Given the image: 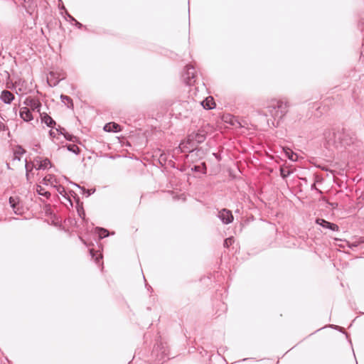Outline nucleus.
I'll use <instances>...</instances> for the list:
<instances>
[{
  "label": "nucleus",
  "instance_id": "nucleus-1",
  "mask_svg": "<svg viewBox=\"0 0 364 364\" xmlns=\"http://www.w3.org/2000/svg\"><path fill=\"white\" fill-rule=\"evenodd\" d=\"M267 113L277 121V126L289 111V104L280 100L272 99L266 106Z\"/></svg>",
  "mask_w": 364,
  "mask_h": 364
},
{
  "label": "nucleus",
  "instance_id": "nucleus-2",
  "mask_svg": "<svg viewBox=\"0 0 364 364\" xmlns=\"http://www.w3.org/2000/svg\"><path fill=\"white\" fill-rule=\"evenodd\" d=\"M206 139V132L199 129L197 132L188 134L186 143H181L179 148L182 152H193L196 149V146L203 143Z\"/></svg>",
  "mask_w": 364,
  "mask_h": 364
},
{
  "label": "nucleus",
  "instance_id": "nucleus-3",
  "mask_svg": "<svg viewBox=\"0 0 364 364\" xmlns=\"http://www.w3.org/2000/svg\"><path fill=\"white\" fill-rule=\"evenodd\" d=\"M185 83L188 86L193 85L196 82V73L195 68L191 65H187L183 74Z\"/></svg>",
  "mask_w": 364,
  "mask_h": 364
},
{
  "label": "nucleus",
  "instance_id": "nucleus-4",
  "mask_svg": "<svg viewBox=\"0 0 364 364\" xmlns=\"http://www.w3.org/2000/svg\"><path fill=\"white\" fill-rule=\"evenodd\" d=\"M315 223L323 228L330 230L333 232H338L340 230L339 226L337 224L327 221L323 218H316Z\"/></svg>",
  "mask_w": 364,
  "mask_h": 364
},
{
  "label": "nucleus",
  "instance_id": "nucleus-5",
  "mask_svg": "<svg viewBox=\"0 0 364 364\" xmlns=\"http://www.w3.org/2000/svg\"><path fill=\"white\" fill-rule=\"evenodd\" d=\"M218 218L221 220L223 224H230L233 220V215L230 210L223 208L218 212Z\"/></svg>",
  "mask_w": 364,
  "mask_h": 364
},
{
  "label": "nucleus",
  "instance_id": "nucleus-6",
  "mask_svg": "<svg viewBox=\"0 0 364 364\" xmlns=\"http://www.w3.org/2000/svg\"><path fill=\"white\" fill-rule=\"evenodd\" d=\"M23 103L25 105L29 106L33 111H37L40 112L41 103L38 100L29 97L26 98Z\"/></svg>",
  "mask_w": 364,
  "mask_h": 364
},
{
  "label": "nucleus",
  "instance_id": "nucleus-7",
  "mask_svg": "<svg viewBox=\"0 0 364 364\" xmlns=\"http://www.w3.org/2000/svg\"><path fill=\"white\" fill-rule=\"evenodd\" d=\"M35 162L39 163L38 166H35V168L36 170H45L48 166L51 167V166H52L50 161L48 158H45V159H42L41 157L37 156L35 158Z\"/></svg>",
  "mask_w": 364,
  "mask_h": 364
},
{
  "label": "nucleus",
  "instance_id": "nucleus-8",
  "mask_svg": "<svg viewBox=\"0 0 364 364\" xmlns=\"http://www.w3.org/2000/svg\"><path fill=\"white\" fill-rule=\"evenodd\" d=\"M15 99L14 95L7 90H4L0 95V100L6 105H10Z\"/></svg>",
  "mask_w": 364,
  "mask_h": 364
},
{
  "label": "nucleus",
  "instance_id": "nucleus-9",
  "mask_svg": "<svg viewBox=\"0 0 364 364\" xmlns=\"http://www.w3.org/2000/svg\"><path fill=\"white\" fill-rule=\"evenodd\" d=\"M223 119L226 123H228L235 127H243L239 119L235 116H233L232 114H228L226 116H224Z\"/></svg>",
  "mask_w": 364,
  "mask_h": 364
},
{
  "label": "nucleus",
  "instance_id": "nucleus-10",
  "mask_svg": "<svg viewBox=\"0 0 364 364\" xmlns=\"http://www.w3.org/2000/svg\"><path fill=\"white\" fill-rule=\"evenodd\" d=\"M19 114L21 118L25 122H30L33 119L31 110L26 107L21 108Z\"/></svg>",
  "mask_w": 364,
  "mask_h": 364
},
{
  "label": "nucleus",
  "instance_id": "nucleus-11",
  "mask_svg": "<svg viewBox=\"0 0 364 364\" xmlns=\"http://www.w3.org/2000/svg\"><path fill=\"white\" fill-rule=\"evenodd\" d=\"M41 122L43 123H45L48 127L53 128L56 124L55 121L50 116H49L48 114L45 112L41 114Z\"/></svg>",
  "mask_w": 364,
  "mask_h": 364
},
{
  "label": "nucleus",
  "instance_id": "nucleus-12",
  "mask_svg": "<svg viewBox=\"0 0 364 364\" xmlns=\"http://www.w3.org/2000/svg\"><path fill=\"white\" fill-rule=\"evenodd\" d=\"M104 130L107 132H119L121 131V127L115 122H109L105 125Z\"/></svg>",
  "mask_w": 364,
  "mask_h": 364
},
{
  "label": "nucleus",
  "instance_id": "nucleus-13",
  "mask_svg": "<svg viewBox=\"0 0 364 364\" xmlns=\"http://www.w3.org/2000/svg\"><path fill=\"white\" fill-rule=\"evenodd\" d=\"M201 105L205 109H212L215 108V103L212 97H208L201 102Z\"/></svg>",
  "mask_w": 364,
  "mask_h": 364
},
{
  "label": "nucleus",
  "instance_id": "nucleus-14",
  "mask_svg": "<svg viewBox=\"0 0 364 364\" xmlns=\"http://www.w3.org/2000/svg\"><path fill=\"white\" fill-rule=\"evenodd\" d=\"M50 77L48 78L47 82L50 87H55L61 80L62 78H60L59 77H55V75L53 72L50 73Z\"/></svg>",
  "mask_w": 364,
  "mask_h": 364
},
{
  "label": "nucleus",
  "instance_id": "nucleus-15",
  "mask_svg": "<svg viewBox=\"0 0 364 364\" xmlns=\"http://www.w3.org/2000/svg\"><path fill=\"white\" fill-rule=\"evenodd\" d=\"M191 171L193 172H198L205 175L207 173L206 164L205 162H202L200 165H195L191 167Z\"/></svg>",
  "mask_w": 364,
  "mask_h": 364
},
{
  "label": "nucleus",
  "instance_id": "nucleus-16",
  "mask_svg": "<svg viewBox=\"0 0 364 364\" xmlns=\"http://www.w3.org/2000/svg\"><path fill=\"white\" fill-rule=\"evenodd\" d=\"M55 188L57 192L59 194H60L63 198H65L67 200H68L70 202V205H73L72 201H71L70 197L67 195L65 188L61 185L55 186Z\"/></svg>",
  "mask_w": 364,
  "mask_h": 364
},
{
  "label": "nucleus",
  "instance_id": "nucleus-17",
  "mask_svg": "<svg viewBox=\"0 0 364 364\" xmlns=\"http://www.w3.org/2000/svg\"><path fill=\"white\" fill-rule=\"evenodd\" d=\"M60 100L63 103H64L68 108L73 109V100L67 95H61Z\"/></svg>",
  "mask_w": 364,
  "mask_h": 364
},
{
  "label": "nucleus",
  "instance_id": "nucleus-18",
  "mask_svg": "<svg viewBox=\"0 0 364 364\" xmlns=\"http://www.w3.org/2000/svg\"><path fill=\"white\" fill-rule=\"evenodd\" d=\"M95 232L98 234L100 239H103L109 236V231L104 228L97 227L95 228Z\"/></svg>",
  "mask_w": 364,
  "mask_h": 364
},
{
  "label": "nucleus",
  "instance_id": "nucleus-19",
  "mask_svg": "<svg viewBox=\"0 0 364 364\" xmlns=\"http://www.w3.org/2000/svg\"><path fill=\"white\" fill-rule=\"evenodd\" d=\"M25 152H26V151L23 149V147L20 145H18L14 152V160L20 161L21 160L20 156L23 155Z\"/></svg>",
  "mask_w": 364,
  "mask_h": 364
},
{
  "label": "nucleus",
  "instance_id": "nucleus-20",
  "mask_svg": "<svg viewBox=\"0 0 364 364\" xmlns=\"http://www.w3.org/2000/svg\"><path fill=\"white\" fill-rule=\"evenodd\" d=\"M65 147H66L68 151H69L76 155H78L80 153V148L75 144H66Z\"/></svg>",
  "mask_w": 364,
  "mask_h": 364
},
{
  "label": "nucleus",
  "instance_id": "nucleus-21",
  "mask_svg": "<svg viewBox=\"0 0 364 364\" xmlns=\"http://www.w3.org/2000/svg\"><path fill=\"white\" fill-rule=\"evenodd\" d=\"M74 186H77V188H79L80 189H81L82 191V193L83 195H85L86 197H89L90 196H91L92 193H95V189H86L85 187H82V186H80L75 183H73Z\"/></svg>",
  "mask_w": 364,
  "mask_h": 364
},
{
  "label": "nucleus",
  "instance_id": "nucleus-22",
  "mask_svg": "<svg viewBox=\"0 0 364 364\" xmlns=\"http://www.w3.org/2000/svg\"><path fill=\"white\" fill-rule=\"evenodd\" d=\"M36 191L38 195L43 196L46 198H49L50 196V193L49 191H46L41 186H37Z\"/></svg>",
  "mask_w": 364,
  "mask_h": 364
},
{
  "label": "nucleus",
  "instance_id": "nucleus-23",
  "mask_svg": "<svg viewBox=\"0 0 364 364\" xmlns=\"http://www.w3.org/2000/svg\"><path fill=\"white\" fill-rule=\"evenodd\" d=\"M280 176L283 179L287 178L292 171L287 168L280 167L279 168Z\"/></svg>",
  "mask_w": 364,
  "mask_h": 364
},
{
  "label": "nucleus",
  "instance_id": "nucleus-24",
  "mask_svg": "<svg viewBox=\"0 0 364 364\" xmlns=\"http://www.w3.org/2000/svg\"><path fill=\"white\" fill-rule=\"evenodd\" d=\"M26 161V165H25V168H26V178L27 180H29V172L31 171V169L33 168H35V166H39V163H36L35 162V160L33 161V163L32 164V167L31 168H29V166H28V162H27V160L26 159L25 160Z\"/></svg>",
  "mask_w": 364,
  "mask_h": 364
},
{
  "label": "nucleus",
  "instance_id": "nucleus-25",
  "mask_svg": "<svg viewBox=\"0 0 364 364\" xmlns=\"http://www.w3.org/2000/svg\"><path fill=\"white\" fill-rule=\"evenodd\" d=\"M64 137L66 140L72 142H79L78 138L67 132H65Z\"/></svg>",
  "mask_w": 364,
  "mask_h": 364
},
{
  "label": "nucleus",
  "instance_id": "nucleus-26",
  "mask_svg": "<svg viewBox=\"0 0 364 364\" xmlns=\"http://www.w3.org/2000/svg\"><path fill=\"white\" fill-rule=\"evenodd\" d=\"M77 214L83 220H85V210H84V208L81 205H79V203H77Z\"/></svg>",
  "mask_w": 364,
  "mask_h": 364
},
{
  "label": "nucleus",
  "instance_id": "nucleus-27",
  "mask_svg": "<svg viewBox=\"0 0 364 364\" xmlns=\"http://www.w3.org/2000/svg\"><path fill=\"white\" fill-rule=\"evenodd\" d=\"M9 200V204H10L11 207L13 208L14 213L16 214H18L17 211L15 210L16 207L18 204V201L16 200V198H15L14 197H10Z\"/></svg>",
  "mask_w": 364,
  "mask_h": 364
},
{
  "label": "nucleus",
  "instance_id": "nucleus-28",
  "mask_svg": "<svg viewBox=\"0 0 364 364\" xmlns=\"http://www.w3.org/2000/svg\"><path fill=\"white\" fill-rule=\"evenodd\" d=\"M235 242V240L232 237H230L226 238L224 240L223 245L225 247L228 248L230 245H232V243Z\"/></svg>",
  "mask_w": 364,
  "mask_h": 364
},
{
  "label": "nucleus",
  "instance_id": "nucleus-29",
  "mask_svg": "<svg viewBox=\"0 0 364 364\" xmlns=\"http://www.w3.org/2000/svg\"><path fill=\"white\" fill-rule=\"evenodd\" d=\"M90 256H91V257H92V259H94V258H95V262H96L97 263H98V262H100V260L102 258V255H98V256H96V253H95V250H92V249L90 250Z\"/></svg>",
  "mask_w": 364,
  "mask_h": 364
},
{
  "label": "nucleus",
  "instance_id": "nucleus-30",
  "mask_svg": "<svg viewBox=\"0 0 364 364\" xmlns=\"http://www.w3.org/2000/svg\"><path fill=\"white\" fill-rule=\"evenodd\" d=\"M316 181H314V183H313L311 186V189L312 191H316L318 194H322V191L321 190H319L318 188H317L316 186Z\"/></svg>",
  "mask_w": 364,
  "mask_h": 364
},
{
  "label": "nucleus",
  "instance_id": "nucleus-31",
  "mask_svg": "<svg viewBox=\"0 0 364 364\" xmlns=\"http://www.w3.org/2000/svg\"><path fill=\"white\" fill-rule=\"evenodd\" d=\"M65 13L66 19L69 21L71 23H73L75 21V18L73 16H71L68 11H65Z\"/></svg>",
  "mask_w": 364,
  "mask_h": 364
},
{
  "label": "nucleus",
  "instance_id": "nucleus-32",
  "mask_svg": "<svg viewBox=\"0 0 364 364\" xmlns=\"http://www.w3.org/2000/svg\"><path fill=\"white\" fill-rule=\"evenodd\" d=\"M56 132H58V134H62L64 136L65 132H66V131L63 127L58 126V127L56 128Z\"/></svg>",
  "mask_w": 364,
  "mask_h": 364
},
{
  "label": "nucleus",
  "instance_id": "nucleus-33",
  "mask_svg": "<svg viewBox=\"0 0 364 364\" xmlns=\"http://www.w3.org/2000/svg\"><path fill=\"white\" fill-rule=\"evenodd\" d=\"M287 155H288V158L291 161H296L297 158V155L293 152L291 153V155L289 154V152H287Z\"/></svg>",
  "mask_w": 364,
  "mask_h": 364
},
{
  "label": "nucleus",
  "instance_id": "nucleus-34",
  "mask_svg": "<svg viewBox=\"0 0 364 364\" xmlns=\"http://www.w3.org/2000/svg\"><path fill=\"white\" fill-rule=\"evenodd\" d=\"M9 127L7 125L4 124L1 122H0V132L3 131H8Z\"/></svg>",
  "mask_w": 364,
  "mask_h": 364
},
{
  "label": "nucleus",
  "instance_id": "nucleus-35",
  "mask_svg": "<svg viewBox=\"0 0 364 364\" xmlns=\"http://www.w3.org/2000/svg\"><path fill=\"white\" fill-rule=\"evenodd\" d=\"M213 155L217 159L218 161H221L222 157H221L220 154H219V153H213Z\"/></svg>",
  "mask_w": 364,
  "mask_h": 364
},
{
  "label": "nucleus",
  "instance_id": "nucleus-36",
  "mask_svg": "<svg viewBox=\"0 0 364 364\" xmlns=\"http://www.w3.org/2000/svg\"><path fill=\"white\" fill-rule=\"evenodd\" d=\"M74 25L77 27L78 28H82L83 27V25L80 23L79 21H77L76 19L75 21L73 22Z\"/></svg>",
  "mask_w": 364,
  "mask_h": 364
},
{
  "label": "nucleus",
  "instance_id": "nucleus-37",
  "mask_svg": "<svg viewBox=\"0 0 364 364\" xmlns=\"http://www.w3.org/2000/svg\"><path fill=\"white\" fill-rule=\"evenodd\" d=\"M49 135L50 136V137L54 138V137H55V136H56V133H55V132H54V131H53V130L51 129V130H50V132H49Z\"/></svg>",
  "mask_w": 364,
  "mask_h": 364
},
{
  "label": "nucleus",
  "instance_id": "nucleus-38",
  "mask_svg": "<svg viewBox=\"0 0 364 364\" xmlns=\"http://www.w3.org/2000/svg\"><path fill=\"white\" fill-rule=\"evenodd\" d=\"M40 147V145L39 144H36L35 145V147L33 148V150L35 151L36 152H38V149Z\"/></svg>",
  "mask_w": 364,
  "mask_h": 364
},
{
  "label": "nucleus",
  "instance_id": "nucleus-39",
  "mask_svg": "<svg viewBox=\"0 0 364 364\" xmlns=\"http://www.w3.org/2000/svg\"><path fill=\"white\" fill-rule=\"evenodd\" d=\"M220 305H221L222 310L223 311H225L227 309L225 304L224 303H222Z\"/></svg>",
  "mask_w": 364,
  "mask_h": 364
},
{
  "label": "nucleus",
  "instance_id": "nucleus-40",
  "mask_svg": "<svg viewBox=\"0 0 364 364\" xmlns=\"http://www.w3.org/2000/svg\"><path fill=\"white\" fill-rule=\"evenodd\" d=\"M43 183H44V184H46V185H47V184H48V181H50V179H47V178H46V177H45V178L43 179Z\"/></svg>",
  "mask_w": 364,
  "mask_h": 364
},
{
  "label": "nucleus",
  "instance_id": "nucleus-41",
  "mask_svg": "<svg viewBox=\"0 0 364 364\" xmlns=\"http://www.w3.org/2000/svg\"><path fill=\"white\" fill-rule=\"evenodd\" d=\"M301 180L303 181L305 183H307V178H301Z\"/></svg>",
  "mask_w": 364,
  "mask_h": 364
},
{
  "label": "nucleus",
  "instance_id": "nucleus-42",
  "mask_svg": "<svg viewBox=\"0 0 364 364\" xmlns=\"http://www.w3.org/2000/svg\"><path fill=\"white\" fill-rule=\"evenodd\" d=\"M22 89L21 88H18V90L16 92V94H18L20 92H22Z\"/></svg>",
  "mask_w": 364,
  "mask_h": 364
},
{
  "label": "nucleus",
  "instance_id": "nucleus-43",
  "mask_svg": "<svg viewBox=\"0 0 364 364\" xmlns=\"http://www.w3.org/2000/svg\"><path fill=\"white\" fill-rule=\"evenodd\" d=\"M6 166H7V168H10V166H9V164H6Z\"/></svg>",
  "mask_w": 364,
  "mask_h": 364
},
{
  "label": "nucleus",
  "instance_id": "nucleus-44",
  "mask_svg": "<svg viewBox=\"0 0 364 364\" xmlns=\"http://www.w3.org/2000/svg\"><path fill=\"white\" fill-rule=\"evenodd\" d=\"M327 140H328V143H330L331 139H327Z\"/></svg>",
  "mask_w": 364,
  "mask_h": 364
}]
</instances>
